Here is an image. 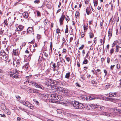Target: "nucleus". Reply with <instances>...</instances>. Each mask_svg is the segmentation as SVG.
<instances>
[{
    "mask_svg": "<svg viewBox=\"0 0 121 121\" xmlns=\"http://www.w3.org/2000/svg\"><path fill=\"white\" fill-rule=\"evenodd\" d=\"M8 63L9 64H12V62H13V65H14V61L12 59H9V60L8 61Z\"/></svg>",
    "mask_w": 121,
    "mask_h": 121,
    "instance_id": "obj_27",
    "label": "nucleus"
},
{
    "mask_svg": "<svg viewBox=\"0 0 121 121\" xmlns=\"http://www.w3.org/2000/svg\"><path fill=\"white\" fill-rule=\"evenodd\" d=\"M68 92V91L67 89L64 88V90L63 91V92H62L63 93H64L65 94H66Z\"/></svg>",
    "mask_w": 121,
    "mask_h": 121,
    "instance_id": "obj_36",
    "label": "nucleus"
},
{
    "mask_svg": "<svg viewBox=\"0 0 121 121\" xmlns=\"http://www.w3.org/2000/svg\"><path fill=\"white\" fill-rule=\"evenodd\" d=\"M89 34L90 37V38H92L94 37V34L93 33L90 32Z\"/></svg>",
    "mask_w": 121,
    "mask_h": 121,
    "instance_id": "obj_34",
    "label": "nucleus"
},
{
    "mask_svg": "<svg viewBox=\"0 0 121 121\" xmlns=\"http://www.w3.org/2000/svg\"><path fill=\"white\" fill-rule=\"evenodd\" d=\"M0 54L1 55L3 56H5L7 55V54L5 53V52L3 50H1L0 52Z\"/></svg>",
    "mask_w": 121,
    "mask_h": 121,
    "instance_id": "obj_19",
    "label": "nucleus"
},
{
    "mask_svg": "<svg viewBox=\"0 0 121 121\" xmlns=\"http://www.w3.org/2000/svg\"><path fill=\"white\" fill-rule=\"evenodd\" d=\"M100 110H103L105 108L104 107L102 106H100Z\"/></svg>",
    "mask_w": 121,
    "mask_h": 121,
    "instance_id": "obj_37",
    "label": "nucleus"
},
{
    "mask_svg": "<svg viewBox=\"0 0 121 121\" xmlns=\"http://www.w3.org/2000/svg\"><path fill=\"white\" fill-rule=\"evenodd\" d=\"M88 97H87L86 96H85V97H84V98L83 99V100H88L89 99Z\"/></svg>",
    "mask_w": 121,
    "mask_h": 121,
    "instance_id": "obj_38",
    "label": "nucleus"
},
{
    "mask_svg": "<svg viewBox=\"0 0 121 121\" xmlns=\"http://www.w3.org/2000/svg\"><path fill=\"white\" fill-rule=\"evenodd\" d=\"M22 103L23 104L25 105L26 106L28 107V105L29 104V103L26 101H23Z\"/></svg>",
    "mask_w": 121,
    "mask_h": 121,
    "instance_id": "obj_23",
    "label": "nucleus"
},
{
    "mask_svg": "<svg viewBox=\"0 0 121 121\" xmlns=\"http://www.w3.org/2000/svg\"><path fill=\"white\" fill-rule=\"evenodd\" d=\"M3 31H3V30H0V34L2 35L3 33Z\"/></svg>",
    "mask_w": 121,
    "mask_h": 121,
    "instance_id": "obj_62",
    "label": "nucleus"
},
{
    "mask_svg": "<svg viewBox=\"0 0 121 121\" xmlns=\"http://www.w3.org/2000/svg\"><path fill=\"white\" fill-rule=\"evenodd\" d=\"M112 30H111L110 29H109V30L108 32V37L109 38H110L111 37L112 35Z\"/></svg>",
    "mask_w": 121,
    "mask_h": 121,
    "instance_id": "obj_16",
    "label": "nucleus"
},
{
    "mask_svg": "<svg viewBox=\"0 0 121 121\" xmlns=\"http://www.w3.org/2000/svg\"><path fill=\"white\" fill-rule=\"evenodd\" d=\"M114 50L113 48H112L110 51V53L111 54H112L114 52Z\"/></svg>",
    "mask_w": 121,
    "mask_h": 121,
    "instance_id": "obj_42",
    "label": "nucleus"
},
{
    "mask_svg": "<svg viewBox=\"0 0 121 121\" xmlns=\"http://www.w3.org/2000/svg\"><path fill=\"white\" fill-rule=\"evenodd\" d=\"M8 75L10 77L15 78H19L18 77L19 75L15 73H8Z\"/></svg>",
    "mask_w": 121,
    "mask_h": 121,
    "instance_id": "obj_6",
    "label": "nucleus"
},
{
    "mask_svg": "<svg viewBox=\"0 0 121 121\" xmlns=\"http://www.w3.org/2000/svg\"><path fill=\"white\" fill-rule=\"evenodd\" d=\"M4 51L6 54H8L9 53V51L7 48L5 50V51Z\"/></svg>",
    "mask_w": 121,
    "mask_h": 121,
    "instance_id": "obj_48",
    "label": "nucleus"
},
{
    "mask_svg": "<svg viewBox=\"0 0 121 121\" xmlns=\"http://www.w3.org/2000/svg\"><path fill=\"white\" fill-rule=\"evenodd\" d=\"M117 93L116 92H110L107 94V96L110 97H116V96Z\"/></svg>",
    "mask_w": 121,
    "mask_h": 121,
    "instance_id": "obj_8",
    "label": "nucleus"
},
{
    "mask_svg": "<svg viewBox=\"0 0 121 121\" xmlns=\"http://www.w3.org/2000/svg\"><path fill=\"white\" fill-rule=\"evenodd\" d=\"M88 62V60L85 58L84 60L83 61L82 63V65L86 64Z\"/></svg>",
    "mask_w": 121,
    "mask_h": 121,
    "instance_id": "obj_25",
    "label": "nucleus"
},
{
    "mask_svg": "<svg viewBox=\"0 0 121 121\" xmlns=\"http://www.w3.org/2000/svg\"><path fill=\"white\" fill-rule=\"evenodd\" d=\"M97 0H94V3L95 6H97L98 4Z\"/></svg>",
    "mask_w": 121,
    "mask_h": 121,
    "instance_id": "obj_31",
    "label": "nucleus"
},
{
    "mask_svg": "<svg viewBox=\"0 0 121 121\" xmlns=\"http://www.w3.org/2000/svg\"><path fill=\"white\" fill-rule=\"evenodd\" d=\"M27 107L29 108L30 109H33L34 108V107L33 105L30 103H29Z\"/></svg>",
    "mask_w": 121,
    "mask_h": 121,
    "instance_id": "obj_30",
    "label": "nucleus"
},
{
    "mask_svg": "<svg viewBox=\"0 0 121 121\" xmlns=\"http://www.w3.org/2000/svg\"><path fill=\"white\" fill-rule=\"evenodd\" d=\"M20 61L19 59L17 60L16 62V64L18 65L20 64Z\"/></svg>",
    "mask_w": 121,
    "mask_h": 121,
    "instance_id": "obj_45",
    "label": "nucleus"
},
{
    "mask_svg": "<svg viewBox=\"0 0 121 121\" xmlns=\"http://www.w3.org/2000/svg\"><path fill=\"white\" fill-rule=\"evenodd\" d=\"M117 41H115L114 43L113 44V46H114L116 45L117 43Z\"/></svg>",
    "mask_w": 121,
    "mask_h": 121,
    "instance_id": "obj_51",
    "label": "nucleus"
},
{
    "mask_svg": "<svg viewBox=\"0 0 121 121\" xmlns=\"http://www.w3.org/2000/svg\"><path fill=\"white\" fill-rule=\"evenodd\" d=\"M62 75L61 74V72L60 71H57V73L56 74L55 77L56 79H59L61 77Z\"/></svg>",
    "mask_w": 121,
    "mask_h": 121,
    "instance_id": "obj_9",
    "label": "nucleus"
},
{
    "mask_svg": "<svg viewBox=\"0 0 121 121\" xmlns=\"http://www.w3.org/2000/svg\"><path fill=\"white\" fill-rule=\"evenodd\" d=\"M29 90L30 91L31 90L32 91L33 93L36 94L38 93L39 92V90L34 88H30L29 89Z\"/></svg>",
    "mask_w": 121,
    "mask_h": 121,
    "instance_id": "obj_12",
    "label": "nucleus"
},
{
    "mask_svg": "<svg viewBox=\"0 0 121 121\" xmlns=\"http://www.w3.org/2000/svg\"><path fill=\"white\" fill-rule=\"evenodd\" d=\"M4 23L5 24V25L7 26L8 25V23H7V21L6 19L4 21Z\"/></svg>",
    "mask_w": 121,
    "mask_h": 121,
    "instance_id": "obj_53",
    "label": "nucleus"
},
{
    "mask_svg": "<svg viewBox=\"0 0 121 121\" xmlns=\"http://www.w3.org/2000/svg\"><path fill=\"white\" fill-rule=\"evenodd\" d=\"M29 66V64L28 63H26L22 67V69L23 71H26Z\"/></svg>",
    "mask_w": 121,
    "mask_h": 121,
    "instance_id": "obj_11",
    "label": "nucleus"
},
{
    "mask_svg": "<svg viewBox=\"0 0 121 121\" xmlns=\"http://www.w3.org/2000/svg\"><path fill=\"white\" fill-rule=\"evenodd\" d=\"M90 9L88 7L86 9V11L87 13V14L88 15H89L90 13Z\"/></svg>",
    "mask_w": 121,
    "mask_h": 121,
    "instance_id": "obj_22",
    "label": "nucleus"
},
{
    "mask_svg": "<svg viewBox=\"0 0 121 121\" xmlns=\"http://www.w3.org/2000/svg\"><path fill=\"white\" fill-rule=\"evenodd\" d=\"M28 82L30 83L31 85L35 86L37 88H38L44 90L45 89V88L43 87L42 85L40 84L30 80H28Z\"/></svg>",
    "mask_w": 121,
    "mask_h": 121,
    "instance_id": "obj_3",
    "label": "nucleus"
},
{
    "mask_svg": "<svg viewBox=\"0 0 121 121\" xmlns=\"http://www.w3.org/2000/svg\"><path fill=\"white\" fill-rule=\"evenodd\" d=\"M107 99L108 101H111L113 102H116L118 101L119 100L118 99H115L114 98H111L107 97Z\"/></svg>",
    "mask_w": 121,
    "mask_h": 121,
    "instance_id": "obj_10",
    "label": "nucleus"
},
{
    "mask_svg": "<svg viewBox=\"0 0 121 121\" xmlns=\"http://www.w3.org/2000/svg\"><path fill=\"white\" fill-rule=\"evenodd\" d=\"M43 55L46 57L48 56V54L46 52H43Z\"/></svg>",
    "mask_w": 121,
    "mask_h": 121,
    "instance_id": "obj_55",
    "label": "nucleus"
},
{
    "mask_svg": "<svg viewBox=\"0 0 121 121\" xmlns=\"http://www.w3.org/2000/svg\"><path fill=\"white\" fill-rule=\"evenodd\" d=\"M43 22L45 25H46L48 24V20L47 19H45L44 20Z\"/></svg>",
    "mask_w": 121,
    "mask_h": 121,
    "instance_id": "obj_33",
    "label": "nucleus"
},
{
    "mask_svg": "<svg viewBox=\"0 0 121 121\" xmlns=\"http://www.w3.org/2000/svg\"><path fill=\"white\" fill-rule=\"evenodd\" d=\"M110 59L108 57L107 58V62L109 64L110 62Z\"/></svg>",
    "mask_w": 121,
    "mask_h": 121,
    "instance_id": "obj_52",
    "label": "nucleus"
},
{
    "mask_svg": "<svg viewBox=\"0 0 121 121\" xmlns=\"http://www.w3.org/2000/svg\"><path fill=\"white\" fill-rule=\"evenodd\" d=\"M79 13L77 11L75 14V16L76 17H78L79 15Z\"/></svg>",
    "mask_w": 121,
    "mask_h": 121,
    "instance_id": "obj_46",
    "label": "nucleus"
},
{
    "mask_svg": "<svg viewBox=\"0 0 121 121\" xmlns=\"http://www.w3.org/2000/svg\"><path fill=\"white\" fill-rule=\"evenodd\" d=\"M65 19L67 22L69 21V18L68 16H66V17H65Z\"/></svg>",
    "mask_w": 121,
    "mask_h": 121,
    "instance_id": "obj_44",
    "label": "nucleus"
},
{
    "mask_svg": "<svg viewBox=\"0 0 121 121\" xmlns=\"http://www.w3.org/2000/svg\"><path fill=\"white\" fill-rule=\"evenodd\" d=\"M1 107L2 110L4 111L6 109V107L5 105L3 104H1Z\"/></svg>",
    "mask_w": 121,
    "mask_h": 121,
    "instance_id": "obj_21",
    "label": "nucleus"
},
{
    "mask_svg": "<svg viewBox=\"0 0 121 121\" xmlns=\"http://www.w3.org/2000/svg\"><path fill=\"white\" fill-rule=\"evenodd\" d=\"M65 16L63 15V13H62L61 16L59 20L60 23V25L63 24V21L65 19Z\"/></svg>",
    "mask_w": 121,
    "mask_h": 121,
    "instance_id": "obj_7",
    "label": "nucleus"
},
{
    "mask_svg": "<svg viewBox=\"0 0 121 121\" xmlns=\"http://www.w3.org/2000/svg\"><path fill=\"white\" fill-rule=\"evenodd\" d=\"M19 108L20 110H21L22 111H24L25 110V109L22 108L21 107H19Z\"/></svg>",
    "mask_w": 121,
    "mask_h": 121,
    "instance_id": "obj_59",
    "label": "nucleus"
},
{
    "mask_svg": "<svg viewBox=\"0 0 121 121\" xmlns=\"http://www.w3.org/2000/svg\"><path fill=\"white\" fill-rule=\"evenodd\" d=\"M83 28L84 30H86L88 28L86 27V26L85 25H83Z\"/></svg>",
    "mask_w": 121,
    "mask_h": 121,
    "instance_id": "obj_58",
    "label": "nucleus"
},
{
    "mask_svg": "<svg viewBox=\"0 0 121 121\" xmlns=\"http://www.w3.org/2000/svg\"><path fill=\"white\" fill-rule=\"evenodd\" d=\"M66 60L68 62H69L70 61V60L71 59L69 57H66Z\"/></svg>",
    "mask_w": 121,
    "mask_h": 121,
    "instance_id": "obj_43",
    "label": "nucleus"
},
{
    "mask_svg": "<svg viewBox=\"0 0 121 121\" xmlns=\"http://www.w3.org/2000/svg\"><path fill=\"white\" fill-rule=\"evenodd\" d=\"M116 52H118L119 51H121V50H120V49L121 48V47L117 46V45L116 46Z\"/></svg>",
    "mask_w": 121,
    "mask_h": 121,
    "instance_id": "obj_24",
    "label": "nucleus"
},
{
    "mask_svg": "<svg viewBox=\"0 0 121 121\" xmlns=\"http://www.w3.org/2000/svg\"><path fill=\"white\" fill-rule=\"evenodd\" d=\"M89 100H92L94 99H98L97 98V97L96 98V97H91V96H89Z\"/></svg>",
    "mask_w": 121,
    "mask_h": 121,
    "instance_id": "obj_28",
    "label": "nucleus"
},
{
    "mask_svg": "<svg viewBox=\"0 0 121 121\" xmlns=\"http://www.w3.org/2000/svg\"><path fill=\"white\" fill-rule=\"evenodd\" d=\"M73 38L72 37H71L70 38V39H69V41L70 42H71L73 40Z\"/></svg>",
    "mask_w": 121,
    "mask_h": 121,
    "instance_id": "obj_61",
    "label": "nucleus"
},
{
    "mask_svg": "<svg viewBox=\"0 0 121 121\" xmlns=\"http://www.w3.org/2000/svg\"><path fill=\"white\" fill-rule=\"evenodd\" d=\"M60 32V30L58 28H57L56 30V32L57 33H59Z\"/></svg>",
    "mask_w": 121,
    "mask_h": 121,
    "instance_id": "obj_47",
    "label": "nucleus"
},
{
    "mask_svg": "<svg viewBox=\"0 0 121 121\" xmlns=\"http://www.w3.org/2000/svg\"><path fill=\"white\" fill-rule=\"evenodd\" d=\"M75 85L76 86L78 87H81L80 85L77 82L75 83Z\"/></svg>",
    "mask_w": 121,
    "mask_h": 121,
    "instance_id": "obj_41",
    "label": "nucleus"
},
{
    "mask_svg": "<svg viewBox=\"0 0 121 121\" xmlns=\"http://www.w3.org/2000/svg\"><path fill=\"white\" fill-rule=\"evenodd\" d=\"M111 113H109L108 112H104L103 111H101L98 112V116H106L111 117Z\"/></svg>",
    "mask_w": 121,
    "mask_h": 121,
    "instance_id": "obj_5",
    "label": "nucleus"
},
{
    "mask_svg": "<svg viewBox=\"0 0 121 121\" xmlns=\"http://www.w3.org/2000/svg\"><path fill=\"white\" fill-rule=\"evenodd\" d=\"M68 27L67 25L66 26V28L65 31V33H68Z\"/></svg>",
    "mask_w": 121,
    "mask_h": 121,
    "instance_id": "obj_35",
    "label": "nucleus"
},
{
    "mask_svg": "<svg viewBox=\"0 0 121 121\" xmlns=\"http://www.w3.org/2000/svg\"><path fill=\"white\" fill-rule=\"evenodd\" d=\"M45 96L47 98L50 99L51 97V99H53L56 100H63V98L62 96L59 94L58 92H56L55 94H46L44 96Z\"/></svg>",
    "mask_w": 121,
    "mask_h": 121,
    "instance_id": "obj_1",
    "label": "nucleus"
},
{
    "mask_svg": "<svg viewBox=\"0 0 121 121\" xmlns=\"http://www.w3.org/2000/svg\"><path fill=\"white\" fill-rule=\"evenodd\" d=\"M4 111L8 115H10L11 114V112L8 109H6Z\"/></svg>",
    "mask_w": 121,
    "mask_h": 121,
    "instance_id": "obj_18",
    "label": "nucleus"
},
{
    "mask_svg": "<svg viewBox=\"0 0 121 121\" xmlns=\"http://www.w3.org/2000/svg\"><path fill=\"white\" fill-rule=\"evenodd\" d=\"M23 16L26 18H27L29 16V15L27 13L24 12L22 14Z\"/></svg>",
    "mask_w": 121,
    "mask_h": 121,
    "instance_id": "obj_17",
    "label": "nucleus"
},
{
    "mask_svg": "<svg viewBox=\"0 0 121 121\" xmlns=\"http://www.w3.org/2000/svg\"><path fill=\"white\" fill-rule=\"evenodd\" d=\"M16 97L17 99H19L20 98V97L18 95L16 96Z\"/></svg>",
    "mask_w": 121,
    "mask_h": 121,
    "instance_id": "obj_63",
    "label": "nucleus"
},
{
    "mask_svg": "<svg viewBox=\"0 0 121 121\" xmlns=\"http://www.w3.org/2000/svg\"><path fill=\"white\" fill-rule=\"evenodd\" d=\"M57 112L60 114H62L64 113L63 110L61 109H58L57 110Z\"/></svg>",
    "mask_w": 121,
    "mask_h": 121,
    "instance_id": "obj_26",
    "label": "nucleus"
},
{
    "mask_svg": "<svg viewBox=\"0 0 121 121\" xmlns=\"http://www.w3.org/2000/svg\"><path fill=\"white\" fill-rule=\"evenodd\" d=\"M70 75V72L66 73L65 75V77L66 78L69 79Z\"/></svg>",
    "mask_w": 121,
    "mask_h": 121,
    "instance_id": "obj_29",
    "label": "nucleus"
},
{
    "mask_svg": "<svg viewBox=\"0 0 121 121\" xmlns=\"http://www.w3.org/2000/svg\"><path fill=\"white\" fill-rule=\"evenodd\" d=\"M18 27L17 29V31H21L22 30L24 26L22 25H19V26H17Z\"/></svg>",
    "mask_w": 121,
    "mask_h": 121,
    "instance_id": "obj_13",
    "label": "nucleus"
},
{
    "mask_svg": "<svg viewBox=\"0 0 121 121\" xmlns=\"http://www.w3.org/2000/svg\"><path fill=\"white\" fill-rule=\"evenodd\" d=\"M77 65L78 66V67H79L80 66V63L79 62H78L77 63Z\"/></svg>",
    "mask_w": 121,
    "mask_h": 121,
    "instance_id": "obj_64",
    "label": "nucleus"
},
{
    "mask_svg": "<svg viewBox=\"0 0 121 121\" xmlns=\"http://www.w3.org/2000/svg\"><path fill=\"white\" fill-rule=\"evenodd\" d=\"M33 31V29L31 27H29L27 29V33H30L31 32L32 33Z\"/></svg>",
    "mask_w": 121,
    "mask_h": 121,
    "instance_id": "obj_14",
    "label": "nucleus"
},
{
    "mask_svg": "<svg viewBox=\"0 0 121 121\" xmlns=\"http://www.w3.org/2000/svg\"><path fill=\"white\" fill-rule=\"evenodd\" d=\"M84 46V45H82L81 47H80L79 48V49L81 50L83 48Z\"/></svg>",
    "mask_w": 121,
    "mask_h": 121,
    "instance_id": "obj_54",
    "label": "nucleus"
},
{
    "mask_svg": "<svg viewBox=\"0 0 121 121\" xmlns=\"http://www.w3.org/2000/svg\"><path fill=\"white\" fill-rule=\"evenodd\" d=\"M40 2V1L39 0H35L34 2L35 4H39Z\"/></svg>",
    "mask_w": 121,
    "mask_h": 121,
    "instance_id": "obj_39",
    "label": "nucleus"
},
{
    "mask_svg": "<svg viewBox=\"0 0 121 121\" xmlns=\"http://www.w3.org/2000/svg\"><path fill=\"white\" fill-rule=\"evenodd\" d=\"M95 108L97 110H100V106H96L95 107Z\"/></svg>",
    "mask_w": 121,
    "mask_h": 121,
    "instance_id": "obj_32",
    "label": "nucleus"
},
{
    "mask_svg": "<svg viewBox=\"0 0 121 121\" xmlns=\"http://www.w3.org/2000/svg\"><path fill=\"white\" fill-rule=\"evenodd\" d=\"M117 69H119L120 68V65L119 64H117Z\"/></svg>",
    "mask_w": 121,
    "mask_h": 121,
    "instance_id": "obj_49",
    "label": "nucleus"
},
{
    "mask_svg": "<svg viewBox=\"0 0 121 121\" xmlns=\"http://www.w3.org/2000/svg\"><path fill=\"white\" fill-rule=\"evenodd\" d=\"M52 66L53 68V70L54 71L55 70H56L55 69L56 67V64L55 63L54 64L52 65Z\"/></svg>",
    "mask_w": 121,
    "mask_h": 121,
    "instance_id": "obj_40",
    "label": "nucleus"
},
{
    "mask_svg": "<svg viewBox=\"0 0 121 121\" xmlns=\"http://www.w3.org/2000/svg\"><path fill=\"white\" fill-rule=\"evenodd\" d=\"M17 50L13 49L12 54L14 55H17Z\"/></svg>",
    "mask_w": 121,
    "mask_h": 121,
    "instance_id": "obj_20",
    "label": "nucleus"
},
{
    "mask_svg": "<svg viewBox=\"0 0 121 121\" xmlns=\"http://www.w3.org/2000/svg\"><path fill=\"white\" fill-rule=\"evenodd\" d=\"M70 104L71 105L73 106L75 108L77 109L82 108L84 107L83 104L76 101L70 102Z\"/></svg>",
    "mask_w": 121,
    "mask_h": 121,
    "instance_id": "obj_2",
    "label": "nucleus"
},
{
    "mask_svg": "<svg viewBox=\"0 0 121 121\" xmlns=\"http://www.w3.org/2000/svg\"><path fill=\"white\" fill-rule=\"evenodd\" d=\"M0 115H1V116L2 117H6V116L5 115L3 114H0Z\"/></svg>",
    "mask_w": 121,
    "mask_h": 121,
    "instance_id": "obj_56",
    "label": "nucleus"
},
{
    "mask_svg": "<svg viewBox=\"0 0 121 121\" xmlns=\"http://www.w3.org/2000/svg\"><path fill=\"white\" fill-rule=\"evenodd\" d=\"M104 73H105V76H106L107 73V71L105 69H104Z\"/></svg>",
    "mask_w": 121,
    "mask_h": 121,
    "instance_id": "obj_57",
    "label": "nucleus"
},
{
    "mask_svg": "<svg viewBox=\"0 0 121 121\" xmlns=\"http://www.w3.org/2000/svg\"><path fill=\"white\" fill-rule=\"evenodd\" d=\"M64 88L59 86L56 89L57 91L62 92H63Z\"/></svg>",
    "mask_w": 121,
    "mask_h": 121,
    "instance_id": "obj_15",
    "label": "nucleus"
},
{
    "mask_svg": "<svg viewBox=\"0 0 121 121\" xmlns=\"http://www.w3.org/2000/svg\"><path fill=\"white\" fill-rule=\"evenodd\" d=\"M116 110L117 112L111 113V117H114L118 115L121 116V110L117 109Z\"/></svg>",
    "mask_w": 121,
    "mask_h": 121,
    "instance_id": "obj_4",
    "label": "nucleus"
},
{
    "mask_svg": "<svg viewBox=\"0 0 121 121\" xmlns=\"http://www.w3.org/2000/svg\"><path fill=\"white\" fill-rule=\"evenodd\" d=\"M37 15L39 16H40V12H39V11H37Z\"/></svg>",
    "mask_w": 121,
    "mask_h": 121,
    "instance_id": "obj_60",
    "label": "nucleus"
},
{
    "mask_svg": "<svg viewBox=\"0 0 121 121\" xmlns=\"http://www.w3.org/2000/svg\"><path fill=\"white\" fill-rule=\"evenodd\" d=\"M91 83L93 84L94 85V86H95L96 83H95V82L94 80H92L91 81Z\"/></svg>",
    "mask_w": 121,
    "mask_h": 121,
    "instance_id": "obj_50",
    "label": "nucleus"
}]
</instances>
